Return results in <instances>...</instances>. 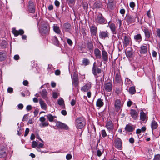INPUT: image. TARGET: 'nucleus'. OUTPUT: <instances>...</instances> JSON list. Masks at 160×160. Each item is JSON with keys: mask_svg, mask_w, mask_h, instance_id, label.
Returning <instances> with one entry per match:
<instances>
[{"mask_svg": "<svg viewBox=\"0 0 160 160\" xmlns=\"http://www.w3.org/2000/svg\"><path fill=\"white\" fill-rule=\"evenodd\" d=\"M82 63L84 65L87 66L88 65L89 63V61L87 59L84 58L82 60Z\"/></svg>", "mask_w": 160, "mask_h": 160, "instance_id": "obj_42", "label": "nucleus"}, {"mask_svg": "<svg viewBox=\"0 0 160 160\" xmlns=\"http://www.w3.org/2000/svg\"><path fill=\"white\" fill-rule=\"evenodd\" d=\"M38 143L35 141H34L32 142V147L33 148H35L38 146Z\"/></svg>", "mask_w": 160, "mask_h": 160, "instance_id": "obj_46", "label": "nucleus"}, {"mask_svg": "<svg viewBox=\"0 0 160 160\" xmlns=\"http://www.w3.org/2000/svg\"><path fill=\"white\" fill-rule=\"evenodd\" d=\"M157 36L160 38V29H158L157 32Z\"/></svg>", "mask_w": 160, "mask_h": 160, "instance_id": "obj_64", "label": "nucleus"}, {"mask_svg": "<svg viewBox=\"0 0 160 160\" xmlns=\"http://www.w3.org/2000/svg\"><path fill=\"white\" fill-rule=\"evenodd\" d=\"M143 31L144 33L145 40L149 41L151 42V41L148 40L150 38L151 35H152L151 32L147 28L144 29Z\"/></svg>", "mask_w": 160, "mask_h": 160, "instance_id": "obj_10", "label": "nucleus"}, {"mask_svg": "<svg viewBox=\"0 0 160 160\" xmlns=\"http://www.w3.org/2000/svg\"><path fill=\"white\" fill-rule=\"evenodd\" d=\"M90 31L92 36H96L98 35V29L95 26L92 25L90 27Z\"/></svg>", "mask_w": 160, "mask_h": 160, "instance_id": "obj_11", "label": "nucleus"}, {"mask_svg": "<svg viewBox=\"0 0 160 160\" xmlns=\"http://www.w3.org/2000/svg\"><path fill=\"white\" fill-rule=\"evenodd\" d=\"M130 114L134 120H136L138 118V114L136 110L134 109H131Z\"/></svg>", "mask_w": 160, "mask_h": 160, "instance_id": "obj_19", "label": "nucleus"}, {"mask_svg": "<svg viewBox=\"0 0 160 160\" xmlns=\"http://www.w3.org/2000/svg\"><path fill=\"white\" fill-rule=\"evenodd\" d=\"M126 55L128 57H131L132 55V52L131 51H127L126 52Z\"/></svg>", "mask_w": 160, "mask_h": 160, "instance_id": "obj_44", "label": "nucleus"}, {"mask_svg": "<svg viewBox=\"0 0 160 160\" xmlns=\"http://www.w3.org/2000/svg\"><path fill=\"white\" fill-rule=\"evenodd\" d=\"M6 150L5 148H0V158H4L7 156Z\"/></svg>", "mask_w": 160, "mask_h": 160, "instance_id": "obj_26", "label": "nucleus"}, {"mask_svg": "<svg viewBox=\"0 0 160 160\" xmlns=\"http://www.w3.org/2000/svg\"><path fill=\"white\" fill-rule=\"evenodd\" d=\"M128 91L130 94L132 95L135 94L136 92L135 87L134 86L131 87L129 88Z\"/></svg>", "mask_w": 160, "mask_h": 160, "instance_id": "obj_37", "label": "nucleus"}, {"mask_svg": "<svg viewBox=\"0 0 160 160\" xmlns=\"http://www.w3.org/2000/svg\"><path fill=\"white\" fill-rule=\"evenodd\" d=\"M101 134L102 136L103 137H105L107 136V134H106V132L104 130H103L101 131Z\"/></svg>", "mask_w": 160, "mask_h": 160, "instance_id": "obj_48", "label": "nucleus"}, {"mask_svg": "<svg viewBox=\"0 0 160 160\" xmlns=\"http://www.w3.org/2000/svg\"><path fill=\"white\" fill-rule=\"evenodd\" d=\"M12 33L15 36H17L19 35H22L24 33V31L22 29L17 30L15 28H12Z\"/></svg>", "mask_w": 160, "mask_h": 160, "instance_id": "obj_14", "label": "nucleus"}, {"mask_svg": "<svg viewBox=\"0 0 160 160\" xmlns=\"http://www.w3.org/2000/svg\"><path fill=\"white\" fill-rule=\"evenodd\" d=\"M23 107V105L22 104H19L18 105V107L20 109H22Z\"/></svg>", "mask_w": 160, "mask_h": 160, "instance_id": "obj_60", "label": "nucleus"}, {"mask_svg": "<svg viewBox=\"0 0 160 160\" xmlns=\"http://www.w3.org/2000/svg\"><path fill=\"white\" fill-rule=\"evenodd\" d=\"M115 147L119 149H122V141L121 140L118 138L116 139L114 141Z\"/></svg>", "mask_w": 160, "mask_h": 160, "instance_id": "obj_9", "label": "nucleus"}, {"mask_svg": "<svg viewBox=\"0 0 160 160\" xmlns=\"http://www.w3.org/2000/svg\"><path fill=\"white\" fill-rule=\"evenodd\" d=\"M87 47L89 49L91 50L93 48V45L92 43L89 42L87 44Z\"/></svg>", "mask_w": 160, "mask_h": 160, "instance_id": "obj_43", "label": "nucleus"}, {"mask_svg": "<svg viewBox=\"0 0 160 160\" xmlns=\"http://www.w3.org/2000/svg\"><path fill=\"white\" fill-rule=\"evenodd\" d=\"M140 52L141 54H144L148 52V48L146 44L142 45L140 47Z\"/></svg>", "mask_w": 160, "mask_h": 160, "instance_id": "obj_21", "label": "nucleus"}, {"mask_svg": "<svg viewBox=\"0 0 160 160\" xmlns=\"http://www.w3.org/2000/svg\"><path fill=\"white\" fill-rule=\"evenodd\" d=\"M71 25L69 23H65L63 26L62 29L65 32H70L71 31Z\"/></svg>", "mask_w": 160, "mask_h": 160, "instance_id": "obj_15", "label": "nucleus"}, {"mask_svg": "<svg viewBox=\"0 0 160 160\" xmlns=\"http://www.w3.org/2000/svg\"><path fill=\"white\" fill-rule=\"evenodd\" d=\"M109 27L112 33L114 34H116L117 31L115 25L113 23H112L109 25Z\"/></svg>", "mask_w": 160, "mask_h": 160, "instance_id": "obj_29", "label": "nucleus"}, {"mask_svg": "<svg viewBox=\"0 0 160 160\" xmlns=\"http://www.w3.org/2000/svg\"><path fill=\"white\" fill-rule=\"evenodd\" d=\"M137 18V17L136 15L134 16L128 15L126 17V20L127 23H132L135 22Z\"/></svg>", "mask_w": 160, "mask_h": 160, "instance_id": "obj_6", "label": "nucleus"}, {"mask_svg": "<svg viewBox=\"0 0 160 160\" xmlns=\"http://www.w3.org/2000/svg\"><path fill=\"white\" fill-rule=\"evenodd\" d=\"M134 40L138 42V43H139L142 40V37L141 35L140 34H138L134 36Z\"/></svg>", "mask_w": 160, "mask_h": 160, "instance_id": "obj_25", "label": "nucleus"}, {"mask_svg": "<svg viewBox=\"0 0 160 160\" xmlns=\"http://www.w3.org/2000/svg\"><path fill=\"white\" fill-rule=\"evenodd\" d=\"M106 1L105 0H103V2L97 1L94 4V7L95 8H103L106 7Z\"/></svg>", "mask_w": 160, "mask_h": 160, "instance_id": "obj_7", "label": "nucleus"}, {"mask_svg": "<svg viewBox=\"0 0 160 160\" xmlns=\"http://www.w3.org/2000/svg\"><path fill=\"white\" fill-rule=\"evenodd\" d=\"M102 58L104 61L106 62L108 60V54L104 50L102 51Z\"/></svg>", "mask_w": 160, "mask_h": 160, "instance_id": "obj_30", "label": "nucleus"}, {"mask_svg": "<svg viewBox=\"0 0 160 160\" xmlns=\"http://www.w3.org/2000/svg\"><path fill=\"white\" fill-rule=\"evenodd\" d=\"M106 127L109 132L112 133L113 130V125L111 120L107 122Z\"/></svg>", "mask_w": 160, "mask_h": 160, "instance_id": "obj_12", "label": "nucleus"}, {"mask_svg": "<svg viewBox=\"0 0 160 160\" xmlns=\"http://www.w3.org/2000/svg\"><path fill=\"white\" fill-rule=\"evenodd\" d=\"M53 30L56 32V33L58 34H60L61 33V31L60 29H59V27L54 24L53 26Z\"/></svg>", "mask_w": 160, "mask_h": 160, "instance_id": "obj_36", "label": "nucleus"}, {"mask_svg": "<svg viewBox=\"0 0 160 160\" xmlns=\"http://www.w3.org/2000/svg\"><path fill=\"white\" fill-rule=\"evenodd\" d=\"M55 5L57 7H58L59 6L60 3L57 0H55Z\"/></svg>", "mask_w": 160, "mask_h": 160, "instance_id": "obj_58", "label": "nucleus"}, {"mask_svg": "<svg viewBox=\"0 0 160 160\" xmlns=\"http://www.w3.org/2000/svg\"><path fill=\"white\" fill-rule=\"evenodd\" d=\"M83 8L85 10H87L88 8V4L87 3L83 2L82 4Z\"/></svg>", "mask_w": 160, "mask_h": 160, "instance_id": "obj_45", "label": "nucleus"}, {"mask_svg": "<svg viewBox=\"0 0 160 160\" xmlns=\"http://www.w3.org/2000/svg\"><path fill=\"white\" fill-rule=\"evenodd\" d=\"M115 81L118 83H120L121 81L120 76L118 73H117L116 75Z\"/></svg>", "mask_w": 160, "mask_h": 160, "instance_id": "obj_39", "label": "nucleus"}, {"mask_svg": "<svg viewBox=\"0 0 160 160\" xmlns=\"http://www.w3.org/2000/svg\"><path fill=\"white\" fill-rule=\"evenodd\" d=\"M72 82L75 87H77L78 84V75L74 74L72 78Z\"/></svg>", "mask_w": 160, "mask_h": 160, "instance_id": "obj_17", "label": "nucleus"}, {"mask_svg": "<svg viewBox=\"0 0 160 160\" xmlns=\"http://www.w3.org/2000/svg\"><path fill=\"white\" fill-rule=\"evenodd\" d=\"M61 113L63 115L65 116L67 115V112L65 110H63L61 111Z\"/></svg>", "mask_w": 160, "mask_h": 160, "instance_id": "obj_61", "label": "nucleus"}, {"mask_svg": "<svg viewBox=\"0 0 160 160\" xmlns=\"http://www.w3.org/2000/svg\"><path fill=\"white\" fill-rule=\"evenodd\" d=\"M6 58V54L5 52H0V61H3Z\"/></svg>", "mask_w": 160, "mask_h": 160, "instance_id": "obj_33", "label": "nucleus"}, {"mask_svg": "<svg viewBox=\"0 0 160 160\" xmlns=\"http://www.w3.org/2000/svg\"><path fill=\"white\" fill-rule=\"evenodd\" d=\"M125 12V10L124 9H122L120 11V13L122 14V16H124V15Z\"/></svg>", "mask_w": 160, "mask_h": 160, "instance_id": "obj_50", "label": "nucleus"}, {"mask_svg": "<svg viewBox=\"0 0 160 160\" xmlns=\"http://www.w3.org/2000/svg\"><path fill=\"white\" fill-rule=\"evenodd\" d=\"M46 116L47 117L48 119L50 122H52L53 121V116H52V114H49Z\"/></svg>", "mask_w": 160, "mask_h": 160, "instance_id": "obj_40", "label": "nucleus"}, {"mask_svg": "<svg viewBox=\"0 0 160 160\" xmlns=\"http://www.w3.org/2000/svg\"><path fill=\"white\" fill-rule=\"evenodd\" d=\"M130 6L132 8L134 7L135 6V3L133 2H130Z\"/></svg>", "mask_w": 160, "mask_h": 160, "instance_id": "obj_63", "label": "nucleus"}, {"mask_svg": "<svg viewBox=\"0 0 160 160\" xmlns=\"http://www.w3.org/2000/svg\"><path fill=\"white\" fill-rule=\"evenodd\" d=\"M135 128V126L131 124H128L126 125L125 129L126 131L130 132L134 130Z\"/></svg>", "mask_w": 160, "mask_h": 160, "instance_id": "obj_18", "label": "nucleus"}, {"mask_svg": "<svg viewBox=\"0 0 160 160\" xmlns=\"http://www.w3.org/2000/svg\"><path fill=\"white\" fill-rule=\"evenodd\" d=\"M94 54L97 59H100L101 58L100 51L98 48H95L94 50Z\"/></svg>", "mask_w": 160, "mask_h": 160, "instance_id": "obj_27", "label": "nucleus"}, {"mask_svg": "<svg viewBox=\"0 0 160 160\" xmlns=\"http://www.w3.org/2000/svg\"><path fill=\"white\" fill-rule=\"evenodd\" d=\"M132 102L130 100L128 101L127 102V105L128 106L130 107L131 106L132 104Z\"/></svg>", "mask_w": 160, "mask_h": 160, "instance_id": "obj_59", "label": "nucleus"}, {"mask_svg": "<svg viewBox=\"0 0 160 160\" xmlns=\"http://www.w3.org/2000/svg\"><path fill=\"white\" fill-rule=\"evenodd\" d=\"M41 95L43 98L46 100L48 99L47 92L45 89H43L41 92Z\"/></svg>", "mask_w": 160, "mask_h": 160, "instance_id": "obj_31", "label": "nucleus"}, {"mask_svg": "<svg viewBox=\"0 0 160 160\" xmlns=\"http://www.w3.org/2000/svg\"><path fill=\"white\" fill-rule=\"evenodd\" d=\"M95 62L93 65L92 68V72L94 75L97 78L98 77V74H99L101 73L102 70L101 69L98 68L95 65Z\"/></svg>", "mask_w": 160, "mask_h": 160, "instance_id": "obj_4", "label": "nucleus"}, {"mask_svg": "<svg viewBox=\"0 0 160 160\" xmlns=\"http://www.w3.org/2000/svg\"><path fill=\"white\" fill-rule=\"evenodd\" d=\"M58 104L59 105L62 106L63 105H64V101L63 100L62 98L60 99H58ZM65 107V105H64V107L63 108H64Z\"/></svg>", "mask_w": 160, "mask_h": 160, "instance_id": "obj_41", "label": "nucleus"}, {"mask_svg": "<svg viewBox=\"0 0 160 160\" xmlns=\"http://www.w3.org/2000/svg\"><path fill=\"white\" fill-rule=\"evenodd\" d=\"M115 109L116 110L118 111L121 108V102L119 100H116L115 102Z\"/></svg>", "mask_w": 160, "mask_h": 160, "instance_id": "obj_24", "label": "nucleus"}, {"mask_svg": "<svg viewBox=\"0 0 160 160\" xmlns=\"http://www.w3.org/2000/svg\"><path fill=\"white\" fill-rule=\"evenodd\" d=\"M49 30V28L47 25H45L42 27L40 32L42 34H47L48 33Z\"/></svg>", "mask_w": 160, "mask_h": 160, "instance_id": "obj_22", "label": "nucleus"}, {"mask_svg": "<svg viewBox=\"0 0 160 160\" xmlns=\"http://www.w3.org/2000/svg\"><path fill=\"white\" fill-rule=\"evenodd\" d=\"M85 124V119L83 117L77 118L75 120V124L76 128L78 129H82Z\"/></svg>", "mask_w": 160, "mask_h": 160, "instance_id": "obj_1", "label": "nucleus"}, {"mask_svg": "<svg viewBox=\"0 0 160 160\" xmlns=\"http://www.w3.org/2000/svg\"><path fill=\"white\" fill-rule=\"evenodd\" d=\"M8 93H11L13 91V89L12 88L9 87L8 89Z\"/></svg>", "mask_w": 160, "mask_h": 160, "instance_id": "obj_54", "label": "nucleus"}, {"mask_svg": "<svg viewBox=\"0 0 160 160\" xmlns=\"http://www.w3.org/2000/svg\"><path fill=\"white\" fill-rule=\"evenodd\" d=\"M39 102L41 108L43 109L46 110L47 109V105L44 102L42 99H40L39 101Z\"/></svg>", "mask_w": 160, "mask_h": 160, "instance_id": "obj_34", "label": "nucleus"}, {"mask_svg": "<svg viewBox=\"0 0 160 160\" xmlns=\"http://www.w3.org/2000/svg\"><path fill=\"white\" fill-rule=\"evenodd\" d=\"M96 22L100 24H105L107 23V20L103 17L101 14H98L95 18Z\"/></svg>", "mask_w": 160, "mask_h": 160, "instance_id": "obj_2", "label": "nucleus"}, {"mask_svg": "<svg viewBox=\"0 0 160 160\" xmlns=\"http://www.w3.org/2000/svg\"><path fill=\"white\" fill-rule=\"evenodd\" d=\"M72 158V156L71 154H68L66 156V158L67 160H70Z\"/></svg>", "mask_w": 160, "mask_h": 160, "instance_id": "obj_53", "label": "nucleus"}, {"mask_svg": "<svg viewBox=\"0 0 160 160\" xmlns=\"http://www.w3.org/2000/svg\"><path fill=\"white\" fill-rule=\"evenodd\" d=\"M29 132V129L28 128H26L25 130V134H24L25 137L26 136L28 135Z\"/></svg>", "mask_w": 160, "mask_h": 160, "instance_id": "obj_52", "label": "nucleus"}, {"mask_svg": "<svg viewBox=\"0 0 160 160\" xmlns=\"http://www.w3.org/2000/svg\"><path fill=\"white\" fill-rule=\"evenodd\" d=\"M97 156L99 157H100L102 154L101 152L99 150H98L97 152Z\"/></svg>", "mask_w": 160, "mask_h": 160, "instance_id": "obj_56", "label": "nucleus"}, {"mask_svg": "<svg viewBox=\"0 0 160 160\" xmlns=\"http://www.w3.org/2000/svg\"><path fill=\"white\" fill-rule=\"evenodd\" d=\"M36 9L35 5L32 1L29 0L28 5V11L29 12L32 13H35Z\"/></svg>", "mask_w": 160, "mask_h": 160, "instance_id": "obj_3", "label": "nucleus"}, {"mask_svg": "<svg viewBox=\"0 0 160 160\" xmlns=\"http://www.w3.org/2000/svg\"><path fill=\"white\" fill-rule=\"evenodd\" d=\"M151 126L152 129H155L157 128L158 125L155 121L153 120L152 122Z\"/></svg>", "mask_w": 160, "mask_h": 160, "instance_id": "obj_38", "label": "nucleus"}, {"mask_svg": "<svg viewBox=\"0 0 160 160\" xmlns=\"http://www.w3.org/2000/svg\"><path fill=\"white\" fill-rule=\"evenodd\" d=\"M109 32L108 30L106 31H100L99 33L100 38L105 39V38H109Z\"/></svg>", "mask_w": 160, "mask_h": 160, "instance_id": "obj_8", "label": "nucleus"}, {"mask_svg": "<svg viewBox=\"0 0 160 160\" xmlns=\"http://www.w3.org/2000/svg\"><path fill=\"white\" fill-rule=\"evenodd\" d=\"M107 6L109 9L111 10L113 9L115 6L114 0H108V2L107 4Z\"/></svg>", "mask_w": 160, "mask_h": 160, "instance_id": "obj_23", "label": "nucleus"}, {"mask_svg": "<svg viewBox=\"0 0 160 160\" xmlns=\"http://www.w3.org/2000/svg\"><path fill=\"white\" fill-rule=\"evenodd\" d=\"M91 87V83L90 82H88L81 88V90L84 92H87Z\"/></svg>", "mask_w": 160, "mask_h": 160, "instance_id": "obj_20", "label": "nucleus"}, {"mask_svg": "<svg viewBox=\"0 0 160 160\" xmlns=\"http://www.w3.org/2000/svg\"><path fill=\"white\" fill-rule=\"evenodd\" d=\"M56 126L59 128L65 130H68L69 128L68 126L66 124L60 122H57Z\"/></svg>", "mask_w": 160, "mask_h": 160, "instance_id": "obj_13", "label": "nucleus"}, {"mask_svg": "<svg viewBox=\"0 0 160 160\" xmlns=\"http://www.w3.org/2000/svg\"><path fill=\"white\" fill-rule=\"evenodd\" d=\"M153 160H160V154L155 155Z\"/></svg>", "mask_w": 160, "mask_h": 160, "instance_id": "obj_47", "label": "nucleus"}, {"mask_svg": "<svg viewBox=\"0 0 160 160\" xmlns=\"http://www.w3.org/2000/svg\"><path fill=\"white\" fill-rule=\"evenodd\" d=\"M51 40L52 43L56 46H58L59 45V42L56 36H53L52 37Z\"/></svg>", "mask_w": 160, "mask_h": 160, "instance_id": "obj_32", "label": "nucleus"}, {"mask_svg": "<svg viewBox=\"0 0 160 160\" xmlns=\"http://www.w3.org/2000/svg\"><path fill=\"white\" fill-rule=\"evenodd\" d=\"M124 38L123 45L124 47H127L129 45L131 38L129 36L126 35L124 36Z\"/></svg>", "mask_w": 160, "mask_h": 160, "instance_id": "obj_16", "label": "nucleus"}, {"mask_svg": "<svg viewBox=\"0 0 160 160\" xmlns=\"http://www.w3.org/2000/svg\"><path fill=\"white\" fill-rule=\"evenodd\" d=\"M67 42L68 43L70 46H72V45L73 42L70 39H68L67 40Z\"/></svg>", "mask_w": 160, "mask_h": 160, "instance_id": "obj_49", "label": "nucleus"}, {"mask_svg": "<svg viewBox=\"0 0 160 160\" xmlns=\"http://www.w3.org/2000/svg\"><path fill=\"white\" fill-rule=\"evenodd\" d=\"M67 1L70 4H73L75 2V0H67Z\"/></svg>", "mask_w": 160, "mask_h": 160, "instance_id": "obj_55", "label": "nucleus"}, {"mask_svg": "<svg viewBox=\"0 0 160 160\" xmlns=\"http://www.w3.org/2000/svg\"><path fill=\"white\" fill-rule=\"evenodd\" d=\"M140 119L142 121H144L146 119L148 120V116L146 114L142 111L140 113Z\"/></svg>", "mask_w": 160, "mask_h": 160, "instance_id": "obj_28", "label": "nucleus"}, {"mask_svg": "<svg viewBox=\"0 0 160 160\" xmlns=\"http://www.w3.org/2000/svg\"><path fill=\"white\" fill-rule=\"evenodd\" d=\"M104 90L106 92H111L112 89V82H105L104 85Z\"/></svg>", "mask_w": 160, "mask_h": 160, "instance_id": "obj_5", "label": "nucleus"}, {"mask_svg": "<svg viewBox=\"0 0 160 160\" xmlns=\"http://www.w3.org/2000/svg\"><path fill=\"white\" fill-rule=\"evenodd\" d=\"M103 104L104 103L101 98H99L98 99L96 102V106L97 107L101 108L103 106Z\"/></svg>", "mask_w": 160, "mask_h": 160, "instance_id": "obj_35", "label": "nucleus"}, {"mask_svg": "<svg viewBox=\"0 0 160 160\" xmlns=\"http://www.w3.org/2000/svg\"><path fill=\"white\" fill-rule=\"evenodd\" d=\"M70 103L72 106H74L76 104V101L74 99H72Z\"/></svg>", "mask_w": 160, "mask_h": 160, "instance_id": "obj_57", "label": "nucleus"}, {"mask_svg": "<svg viewBox=\"0 0 160 160\" xmlns=\"http://www.w3.org/2000/svg\"><path fill=\"white\" fill-rule=\"evenodd\" d=\"M61 72L59 69H57L55 71V74L56 75H60Z\"/></svg>", "mask_w": 160, "mask_h": 160, "instance_id": "obj_51", "label": "nucleus"}, {"mask_svg": "<svg viewBox=\"0 0 160 160\" xmlns=\"http://www.w3.org/2000/svg\"><path fill=\"white\" fill-rule=\"evenodd\" d=\"M129 141L131 143H133L134 142V140L133 138H131L129 139Z\"/></svg>", "mask_w": 160, "mask_h": 160, "instance_id": "obj_62", "label": "nucleus"}]
</instances>
